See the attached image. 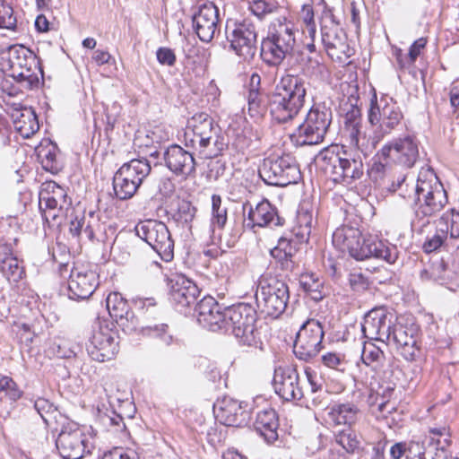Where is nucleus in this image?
Masks as SVG:
<instances>
[{
  "mask_svg": "<svg viewBox=\"0 0 459 459\" xmlns=\"http://www.w3.org/2000/svg\"><path fill=\"white\" fill-rule=\"evenodd\" d=\"M446 192L433 169L422 168L418 175L414 190V218L411 228L421 233L430 223L429 219L437 215L447 204Z\"/></svg>",
  "mask_w": 459,
  "mask_h": 459,
  "instance_id": "obj_1",
  "label": "nucleus"
},
{
  "mask_svg": "<svg viewBox=\"0 0 459 459\" xmlns=\"http://www.w3.org/2000/svg\"><path fill=\"white\" fill-rule=\"evenodd\" d=\"M333 243L339 249L347 250L356 260L376 258L390 264H395L399 250L395 245L377 236L361 237L360 231L351 226H342L333 233Z\"/></svg>",
  "mask_w": 459,
  "mask_h": 459,
  "instance_id": "obj_2",
  "label": "nucleus"
},
{
  "mask_svg": "<svg viewBox=\"0 0 459 459\" xmlns=\"http://www.w3.org/2000/svg\"><path fill=\"white\" fill-rule=\"evenodd\" d=\"M361 154V152H353L344 147L340 152L339 147L335 146L322 151L318 159L322 161L325 172L331 175L334 182L351 185L364 175Z\"/></svg>",
  "mask_w": 459,
  "mask_h": 459,
  "instance_id": "obj_3",
  "label": "nucleus"
},
{
  "mask_svg": "<svg viewBox=\"0 0 459 459\" xmlns=\"http://www.w3.org/2000/svg\"><path fill=\"white\" fill-rule=\"evenodd\" d=\"M295 25L286 18L273 20L261 43V56L269 65H279L290 56L296 45Z\"/></svg>",
  "mask_w": 459,
  "mask_h": 459,
  "instance_id": "obj_4",
  "label": "nucleus"
},
{
  "mask_svg": "<svg viewBox=\"0 0 459 459\" xmlns=\"http://www.w3.org/2000/svg\"><path fill=\"white\" fill-rule=\"evenodd\" d=\"M312 226V212L305 204H302L297 212V225L293 229L291 237H281L278 245L270 252L271 255L281 264L282 270H293V256L299 249V245L307 242Z\"/></svg>",
  "mask_w": 459,
  "mask_h": 459,
  "instance_id": "obj_5",
  "label": "nucleus"
},
{
  "mask_svg": "<svg viewBox=\"0 0 459 459\" xmlns=\"http://www.w3.org/2000/svg\"><path fill=\"white\" fill-rule=\"evenodd\" d=\"M403 115L387 94L379 99L376 89L371 90L370 108L368 112V121L374 128L375 138L379 142L385 135L403 127Z\"/></svg>",
  "mask_w": 459,
  "mask_h": 459,
  "instance_id": "obj_6",
  "label": "nucleus"
},
{
  "mask_svg": "<svg viewBox=\"0 0 459 459\" xmlns=\"http://www.w3.org/2000/svg\"><path fill=\"white\" fill-rule=\"evenodd\" d=\"M257 313L247 303L226 307V324L223 333H230L243 345L255 346L259 340L256 328Z\"/></svg>",
  "mask_w": 459,
  "mask_h": 459,
  "instance_id": "obj_7",
  "label": "nucleus"
},
{
  "mask_svg": "<svg viewBox=\"0 0 459 459\" xmlns=\"http://www.w3.org/2000/svg\"><path fill=\"white\" fill-rule=\"evenodd\" d=\"M333 112L325 103L315 104L307 114L291 139L297 145H314L322 143L332 123Z\"/></svg>",
  "mask_w": 459,
  "mask_h": 459,
  "instance_id": "obj_8",
  "label": "nucleus"
},
{
  "mask_svg": "<svg viewBox=\"0 0 459 459\" xmlns=\"http://www.w3.org/2000/svg\"><path fill=\"white\" fill-rule=\"evenodd\" d=\"M146 159H133L123 164L113 177V189L117 198H132L151 172Z\"/></svg>",
  "mask_w": 459,
  "mask_h": 459,
  "instance_id": "obj_9",
  "label": "nucleus"
},
{
  "mask_svg": "<svg viewBox=\"0 0 459 459\" xmlns=\"http://www.w3.org/2000/svg\"><path fill=\"white\" fill-rule=\"evenodd\" d=\"M290 299L288 285L281 280H262L255 292V302L261 313L278 318L286 309Z\"/></svg>",
  "mask_w": 459,
  "mask_h": 459,
  "instance_id": "obj_10",
  "label": "nucleus"
},
{
  "mask_svg": "<svg viewBox=\"0 0 459 459\" xmlns=\"http://www.w3.org/2000/svg\"><path fill=\"white\" fill-rule=\"evenodd\" d=\"M258 173L265 184L275 186L296 184L301 178L299 165L290 155L265 158L259 167Z\"/></svg>",
  "mask_w": 459,
  "mask_h": 459,
  "instance_id": "obj_11",
  "label": "nucleus"
},
{
  "mask_svg": "<svg viewBox=\"0 0 459 459\" xmlns=\"http://www.w3.org/2000/svg\"><path fill=\"white\" fill-rule=\"evenodd\" d=\"M225 34L230 48L243 60H251L257 49V32L255 24L248 19L228 20Z\"/></svg>",
  "mask_w": 459,
  "mask_h": 459,
  "instance_id": "obj_12",
  "label": "nucleus"
},
{
  "mask_svg": "<svg viewBox=\"0 0 459 459\" xmlns=\"http://www.w3.org/2000/svg\"><path fill=\"white\" fill-rule=\"evenodd\" d=\"M136 235L160 256L165 262H169L174 257V240L165 223L147 220L140 221L134 228Z\"/></svg>",
  "mask_w": 459,
  "mask_h": 459,
  "instance_id": "obj_13",
  "label": "nucleus"
},
{
  "mask_svg": "<svg viewBox=\"0 0 459 459\" xmlns=\"http://www.w3.org/2000/svg\"><path fill=\"white\" fill-rule=\"evenodd\" d=\"M305 88H276L271 96V116L274 123L292 120L304 105Z\"/></svg>",
  "mask_w": 459,
  "mask_h": 459,
  "instance_id": "obj_14",
  "label": "nucleus"
},
{
  "mask_svg": "<svg viewBox=\"0 0 459 459\" xmlns=\"http://www.w3.org/2000/svg\"><path fill=\"white\" fill-rule=\"evenodd\" d=\"M72 204L65 187L54 181H46L41 184L39 193V207L43 219L50 223L60 217L66 215Z\"/></svg>",
  "mask_w": 459,
  "mask_h": 459,
  "instance_id": "obj_15",
  "label": "nucleus"
},
{
  "mask_svg": "<svg viewBox=\"0 0 459 459\" xmlns=\"http://www.w3.org/2000/svg\"><path fill=\"white\" fill-rule=\"evenodd\" d=\"M324 335L322 323L314 318L307 319L296 334L293 345L295 356L304 361L315 358L323 348Z\"/></svg>",
  "mask_w": 459,
  "mask_h": 459,
  "instance_id": "obj_16",
  "label": "nucleus"
},
{
  "mask_svg": "<svg viewBox=\"0 0 459 459\" xmlns=\"http://www.w3.org/2000/svg\"><path fill=\"white\" fill-rule=\"evenodd\" d=\"M115 335L116 333L108 323L100 320L95 322L86 348L90 357L100 362L113 359L118 351Z\"/></svg>",
  "mask_w": 459,
  "mask_h": 459,
  "instance_id": "obj_17",
  "label": "nucleus"
},
{
  "mask_svg": "<svg viewBox=\"0 0 459 459\" xmlns=\"http://www.w3.org/2000/svg\"><path fill=\"white\" fill-rule=\"evenodd\" d=\"M56 444L64 459H81L85 454H90L91 449L88 435L75 423H67L62 427Z\"/></svg>",
  "mask_w": 459,
  "mask_h": 459,
  "instance_id": "obj_18",
  "label": "nucleus"
},
{
  "mask_svg": "<svg viewBox=\"0 0 459 459\" xmlns=\"http://www.w3.org/2000/svg\"><path fill=\"white\" fill-rule=\"evenodd\" d=\"M3 91L6 94V97H4V101L12 108L11 117L15 131L22 138H30L39 129L35 111L19 102L11 101V98L18 94V88H3Z\"/></svg>",
  "mask_w": 459,
  "mask_h": 459,
  "instance_id": "obj_19",
  "label": "nucleus"
},
{
  "mask_svg": "<svg viewBox=\"0 0 459 459\" xmlns=\"http://www.w3.org/2000/svg\"><path fill=\"white\" fill-rule=\"evenodd\" d=\"M381 155L405 168H411L419 159V143L415 136L405 135L385 144Z\"/></svg>",
  "mask_w": 459,
  "mask_h": 459,
  "instance_id": "obj_20",
  "label": "nucleus"
},
{
  "mask_svg": "<svg viewBox=\"0 0 459 459\" xmlns=\"http://www.w3.org/2000/svg\"><path fill=\"white\" fill-rule=\"evenodd\" d=\"M161 162L174 176L187 178L195 173L193 153L178 144H171L161 153Z\"/></svg>",
  "mask_w": 459,
  "mask_h": 459,
  "instance_id": "obj_21",
  "label": "nucleus"
},
{
  "mask_svg": "<svg viewBox=\"0 0 459 459\" xmlns=\"http://www.w3.org/2000/svg\"><path fill=\"white\" fill-rule=\"evenodd\" d=\"M385 341L388 344H394L400 354L408 361H413L420 356L418 329L414 325H394L389 338H386Z\"/></svg>",
  "mask_w": 459,
  "mask_h": 459,
  "instance_id": "obj_22",
  "label": "nucleus"
},
{
  "mask_svg": "<svg viewBox=\"0 0 459 459\" xmlns=\"http://www.w3.org/2000/svg\"><path fill=\"white\" fill-rule=\"evenodd\" d=\"M434 223L436 232L433 236L427 238L422 246L426 253L437 250L444 244L448 234L452 238H459V212L455 209L444 212Z\"/></svg>",
  "mask_w": 459,
  "mask_h": 459,
  "instance_id": "obj_23",
  "label": "nucleus"
},
{
  "mask_svg": "<svg viewBox=\"0 0 459 459\" xmlns=\"http://www.w3.org/2000/svg\"><path fill=\"white\" fill-rule=\"evenodd\" d=\"M195 315L198 324L212 332H224L226 324V307H222L217 300L206 296L195 307Z\"/></svg>",
  "mask_w": 459,
  "mask_h": 459,
  "instance_id": "obj_24",
  "label": "nucleus"
},
{
  "mask_svg": "<svg viewBox=\"0 0 459 459\" xmlns=\"http://www.w3.org/2000/svg\"><path fill=\"white\" fill-rule=\"evenodd\" d=\"M98 285V275L94 271L76 264L70 273L68 296L74 300L86 299L93 294Z\"/></svg>",
  "mask_w": 459,
  "mask_h": 459,
  "instance_id": "obj_25",
  "label": "nucleus"
},
{
  "mask_svg": "<svg viewBox=\"0 0 459 459\" xmlns=\"http://www.w3.org/2000/svg\"><path fill=\"white\" fill-rule=\"evenodd\" d=\"M192 22L193 28L200 40L206 43L212 41L218 30V8L212 2L203 3L194 12Z\"/></svg>",
  "mask_w": 459,
  "mask_h": 459,
  "instance_id": "obj_26",
  "label": "nucleus"
},
{
  "mask_svg": "<svg viewBox=\"0 0 459 459\" xmlns=\"http://www.w3.org/2000/svg\"><path fill=\"white\" fill-rule=\"evenodd\" d=\"M392 327V315L382 307L368 312L361 324V331L366 338L382 342L389 338Z\"/></svg>",
  "mask_w": 459,
  "mask_h": 459,
  "instance_id": "obj_27",
  "label": "nucleus"
},
{
  "mask_svg": "<svg viewBox=\"0 0 459 459\" xmlns=\"http://www.w3.org/2000/svg\"><path fill=\"white\" fill-rule=\"evenodd\" d=\"M322 42L328 56L339 64H349L348 59L353 54L344 33L335 27L322 28Z\"/></svg>",
  "mask_w": 459,
  "mask_h": 459,
  "instance_id": "obj_28",
  "label": "nucleus"
},
{
  "mask_svg": "<svg viewBox=\"0 0 459 459\" xmlns=\"http://www.w3.org/2000/svg\"><path fill=\"white\" fill-rule=\"evenodd\" d=\"M247 407V403L224 398L215 406L216 418L226 426L246 425L250 418Z\"/></svg>",
  "mask_w": 459,
  "mask_h": 459,
  "instance_id": "obj_29",
  "label": "nucleus"
},
{
  "mask_svg": "<svg viewBox=\"0 0 459 459\" xmlns=\"http://www.w3.org/2000/svg\"><path fill=\"white\" fill-rule=\"evenodd\" d=\"M275 393L285 401L300 400L304 394L299 385L298 371L292 368H280L273 377Z\"/></svg>",
  "mask_w": 459,
  "mask_h": 459,
  "instance_id": "obj_30",
  "label": "nucleus"
},
{
  "mask_svg": "<svg viewBox=\"0 0 459 459\" xmlns=\"http://www.w3.org/2000/svg\"><path fill=\"white\" fill-rule=\"evenodd\" d=\"M170 299L178 307H187L196 301L200 293L197 285L183 274L169 279Z\"/></svg>",
  "mask_w": 459,
  "mask_h": 459,
  "instance_id": "obj_31",
  "label": "nucleus"
},
{
  "mask_svg": "<svg viewBox=\"0 0 459 459\" xmlns=\"http://www.w3.org/2000/svg\"><path fill=\"white\" fill-rule=\"evenodd\" d=\"M247 227H275L283 224V219L277 214L276 208L264 199L255 208L250 206L247 214Z\"/></svg>",
  "mask_w": 459,
  "mask_h": 459,
  "instance_id": "obj_32",
  "label": "nucleus"
},
{
  "mask_svg": "<svg viewBox=\"0 0 459 459\" xmlns=\"http://www.w3.org/2000/svg\"><path fill=\"white\" fill-rule=\"evenodd\" d=\"M326 422L332 427L347 426L351 428L359 416V410L357 405L351 403H334L326 408Z\"/></svg>",
  "mask_w": 459,
  "mask_h": 459,
  "instance_id": "obj_33",
  "label": "nucleus"
},
{
  "mask_svg": "<svg viewBox=\"0 0 459 459\" xmlns=\"http://www.w3.org/2000/svg\"><path fill=\"white\" fill-rule=\"evenodd\" d=\"M362 128L363 124L359 126L353 125L350 126H343L342 137L347 144H342L341 150L344 147V149L351 150L353 152H361L364 155L371 152L372 150L375 149L378 141L375 137L371 143L369 140H367Z\"/></svg>",
  "mask_w": 459,
  "mask_h": 459,
  "instance_id": "obj_34",
  "label": "nucleus"
},
{
  "mask_svg": "<svg viewBox=\"0 0 459 459\" xmlns=\"http://www.w3.org/2000/svg\"><path fill=\"white\" fill-rule=\"evenodd\" d=\"M254 429L267 442H273L277 439L278 417L276 411L271 408H265L256 412L254 421Z\"/></svg>",
  "mask_w": 459,
  "mask_h": 459,
  "instance_id": "obj_35",
  "label": "nucleus"
},
{
  "mask_svg": "<svg viewBox=\"0 0 459 459\" xmlns=\"http://www.w3.org/2000/svg\"><path fill=\"white\" fill-rule=\"evenodd\" d=\"M106 307L109 316L120 325L127 326L129 322L134 323V313L120 293H109L106 299Z\"/></svg>",
  "mask_w": 459,
  "mask_h": 459,
  "instance_id": "obj_36",
  "label": "nucleus"
},
{
  "mask_svg": "<svg viewBox=\"0 0 459 459\" xmlns=\"http://www.w3.org/2000/svg\"><path fill=\"white\" fill-rule=\"evenodd\" d=\"M209 246L212 248L205 249L204 255L211 257H217L227 248L233 247L238 239L237 233L227 232L224 230H209Z\"/></svg>",
  "mask_w": 459,
  "mask_h": 459,
  "instance_id": "obj_37",
  "label": "nucleus"
},
{
  "mask_svg": "<svg viewBox=\"0 0 459 459\" xmlns=\"http://www.w3.org/2000/svg\"><path fill=\"white\" fill-rule=\"evenodd\" d=\"M271 91H266L264 88H249L247 94L248 113L251 117H259L271 108Z\"/></svg>",
  "mask_w": 459,
  "mask_h": 459,
  "instance_id": "obj_38",
  "label": "nucleus"
},
{
  "mask_svg": "<svg viewBox=\"0 0 459 459\" xmlns=\"http://www.w3.org/2000/svg\"><path fill=\"white\" fill-rule=\"evenodd\" d=\"M299 285L302 290L315 301L324 299V281L312 273H305L299 276Z\"/></svg>",
  "mask_w": 459,
  "mask_h": 459,
  "instance_id": "obj_39",
  "label": "nucleus"
},
{
  "mask_svg": "<svg viewBox=\"0 0 459 459\" xmlns=\"http://www.w3.org/2000/svg\"><path fill=\"white\" fill-rule=\"evenodd\" d=\"M362 362L377 372L384 366L385 357L384 351L375 343L365 342L361 352Z\"/></svg>",
  "mask_w": 459,
  "mask_h": 459,
  "instance_id": "obj_40",
  "label": "nucleus"
},
{
  "mask_svg": "<svg viewBox=\"0 0 459 459\" xmlns=\"http://www.w3.org/2000/svg\"><path fill=\"white\" fill-rule=\"evenodd\" d=\"M228 221V207L222 204L219 195H212V214L210 220V230H224Z\"/></svg>",
  "mask_w": 459,
  "mask_h": 459,
  "instance_id": "obj_41",
  "label": "nucleus"
},
{
  "mask_svg": "<svg viewBox=\"0 0 459 459\" xmlns=\"http://www.w3.org/2000/svg\"><path fill=\"white\" fill-rule=\"evenodd\" d=\"M34 408L47 426L57 429V418H62V415L53 403L45 398H38L34 402Z\"/></svg>",
  "mask_w": 459,
  "mask_h": 459,
  "instance_id": "obj_42",
  "label": "nucleus"
},
{
  "mask_svg": "<svg viewBox=\"0 0 459 459\" xmlns=\"http://www.w3.org/2000/svg\"><path fill=\"white\" fill-rule=\"evenodd\" d=\"M216 136L215 127L213 126V120L206 121L203 126H197L196 128L190 131V136L188 138L196 139V144L199 145L200 152H203L211 143V141Z\"/></svg>",
  "mask_w": 459,
  "mask_h": 459,
  "instance_id": "obj_43",
  "label": "nucleus"
},
{
  "mask_svg": "<svg viewBox=\"0 0 459 459\" xmlns=\"http://www.w3.org/2000/svg\"><path fill=\"white\" fill-rule=\"evenodd\" d=\"M334 440L348 454H354L360 447V441L356 432L351 428L336 431L334 433Z\"/></svg>",
  "mask_w": 459,
  "mask_h": 459,
  "instance_id": "obj_44",
  "label": "nucleus"
},
{
  "mask_svg": "<svg viewBox=\"0 0 459 459\" xmlns=\"http://www.w3.org/2000/svg\"><path fill=\"white\" fill-rule=\"evenodd\" d=\"M358 90L359 88H352V91L349 94L348 100L350 102L351 110L347 111L344 117L343 126L362 125L361 111L358 106Z\"/></svg>",
  "mask_w": 459,
  "mask_h": 459,
  "instance_id": "obj_45",
  "label": "nucleus"
},
{
  "mask_svg": "<svg viewBox=\"0 0 459 459\" xmlns=\"http://www.w3.org/2000/svg\"><path fill=\"white\" fill-rule=\"evenodd\" d=\"M142 333L145 336L159 339L165 346L170 345L174 340L166 324L144 326L142 328Z\"/></svg>",
  "mask_w": 459,
  "mask_h": 459,
  "instance_id": "obj_46",
  "label": "nucleus"
},
{
  "mask_svg": "<svg viewBox=\"0 0 459 459\" xmlns=\"http://www.w3.org/2000/svg\"><path fill=\"white\" fill-rule=\"evenodd\" d=\"M17 27V16L13 6L0 0V29L14 31Z\"/></svg>",
  "mask_w": 459,
  "mask_h": 459,
  "instance_id": "obj_47",
  "label": "nucleus"
},
{
  "mask_svg": "<svg viewBox=\"0 0 459 459\" xmlns=\"http://www.w3.org/2000/svg\"><path fill=\"white\" fill-rule=\"evenodd\" d=\"M0 270L9 281L13 282L19 281L23 273V269L16 257H9L8 260L0 264Z\"/></svg>",
  "mask_w": 459,
  "mask_h": 459,
  "instance_id": "obj_48",
  "label": "nucleus"
},
{
  "mask_svg": "<svg viewBox=\"0 0 459 459\" xmlns=\"http://www.w3.org/2000/svg\"><path fill=\"white\" fill-rule=\"evenodd\" d=\"M211 120H212V118L204 112L196 113L187 120L186 129L185 132V142L187 147H196V139L188 138L190 136V131L197 126H203L204 122Z\"/></svg>",
  "mask_w": 459,
  "mask_h": 459,
  "instance_id": "obj_49",
  "label": "nucleus"
},
{
  "mask_svg": "<svg viewBox=\"0 0 459 459\" xmlns=\"http://www.w3.org/2000/svg\"><path fill=\"white\" fill-rule=\"evenodd\" d=\"M28 50L22 46L10 48L8 51V62L12 69L22 68L27 65Z\"/></svg>",
  "mask_w": 459,
  "mask_h": 459,
  "instance_id": "obj_50",
  "label": "nucleus"
},
{
  "mask_svg": "<svg viewBox=\"0 0 459 459\" xmlns=\"http://www.w3.org/2000/svg\"><path fill=\"white\" fill-rule=\"evenodd\" d=\"M45 352L48 357H56L61 359L70 358L74 353L73 351L66 348L65 342L60 338L50 340Z\"/></svg>",
  "mask_w": 459,
  "mask_h": 459,
  "instance_id": "obj_51",
  "label": "nucleus"
},
{
  "mask_svg": "<svg viewBox=\"0 0 459 459\" xmlns=\"http://www.w3.org/2000/svg\"><path fill=\"white\" fill-rule=\"evenodd\" d=\"M306 73L310 79V81L307 82V84L323 83L327 80L329 76L327 68L318 63H315L308 66L306 70Z\"/></svg>",
  "mask_w": 459,
  "mask_h": 459,
  "instance_id": "obj_52",
  "label": "nucleus"
},
{
  "mask_svg": "<svg viewBox=\"0 0 459 459\" xmlns=\"http://www.w3.org/2000/svg\"><path fill=\"white\" fill-rule=\"evenodd\" d=\"M322 363L327 368L344 371L346 367L345 356L338 352H326L322 356Z\"/></svg>",
  "mask_w": 459,
  "mask_h": 459,
  "instance_id": "obj_53",
  "label": "nucleus"
},
{
  "mask_svg": "<svg viewBox=\"0 0 459 459\" xmlns=\"http://www.w3.org/2000/svg\"><path fill=\"white\" fill-rule=\"evenodd\" d=\"M39 156L41 158L43 168L49 171H57L59 164L56 160V146H51L49 149H42L39 151Z\"/></svg>",
  "mask_w": 459,
  "mask_h": 459,
  "instance_id": "obj_54",
  "label": "nucleus"
},
{
  "mask_svg": "<svg viewBox=\"0 0 459 459\" xmlns=\"http://www.w3.org/2000/svg\"><path fill=\"white\" fill-rule=\"evenodd\" d=\"M0 392H4L5 394L12 400H18L22 393L18 389L16 383L9 377L0 374Z\"/></svg>",
  "mask_w": 459,
  "mask_h": 459,
  "instance_id": "obj_55",
  "label": "nucleus"
},
{
  "mask_svg": "<svg viewBox=\"0 0 459 459\" xmlns=\"http://www.w3.org/2000/svg\"><path fill=\"white\" fill-rule=\"evenodd\" d=\"M351 288L356 292L366 290L370 284L368 278L360 272H353L349 275Z\"/></svg>",
  "mask_w": 459,
  "mask_h": 459,
  "instance_id": "obj_56",
  "label": "nucleus"
},
{
  "mask_svg": "<svg viewBox=\"0 0 459 459\" xmlns=\"http://www.w3.org/2000/svg\"><path fill=\"white\" fill-rule=\"evenodd\" d=\"M13 327L16 333L20 335L21 342H24L26 345L32 342L36 333L30 325L27 323H15Z\"/></svg>",
  "mask_w": 459,
  "mask_h": 459,
  "instance_id": "obj_57",
  "label": "nucleus"
},
{
  "mask_svg": "<svg viewBox=\"0 0 459 459\" xmlns=\"http://www.w3.org/2000/svg\"><path fill=\"white\" fill-rule=\"evenodd\" d=\"M100 227L98 216L95 215L94 212H90L86 218V223L83 228V233L89 238V240H94L95 232Z\"/></svg>",
  "mask_w": 459,
  "mask_h": 459,
  "instance_id": "obj_58",
  "label": "nucleus"
},
{
  "mask_svg": "<svg viewBox=\"0 0 459 459\" xmlns=\"http://www.w3.org/2000/svg\"><path fill=\"white\" fill-rule=\"evenodd\" d=\"M273 9V5L269 4L264 0H255L249 4L250 12L259 19H262L267 13H272Z\"/></svg>",
  "mask_w": 459,
  "mask_h": 459,
  "instance_id": "obj_59",
  "label": "nucleus"
},
{
  "mask_svg": "<svg viewBox=\"0 0 459 459\" xmlns=\"http://www.w3.org/2000/svg\"><path fill=\"white\" fill-rule=\"evenodd\" d=\"M156 56L158 62L162 65L173 66L177 61L174 51L166 47L159 48L156 52Z\"/></svg>",
  "mask_w": 459,
  "mask_h": 459,
  "instance_id": "obj_60",
  "label": "nucleus"
},
{
  "mask_svg": "<svg viewBox=\"0 0 459 459\" xmlns=\"http://www.w3.org/2000/svg\"><path fill=\"white\" fill-rule=\"evenodd\" d=\"M102 459H139L136 452L132 449L116 447L105 453Z\"/></svg>",
  "mask_w": 459,
  "mask_h": 459,
  "instance_id": "obj_61",
  "label": "nucleus"
},
{
  "mask_svg": "<svg viewBox=\"0 0 459 459\" xmlns=\"http://www.w3.org/2000/svg\"><path fill=\"white\" fill-rule=\"evenodd\" d=\"M427 40L424 38H420L415 40L410 47L408 56L406 57V65H412L417 57L420 56L421 49L426 46Z\"/></svg>",
  "mask_w": 459,
  "mask_h": 459,
  "instance_id": "obj_62",
  "label": "nucleus"
},
{
  "mask_svg": "<svg viewBox=\"0 0 459 459\" xmlns=\"http://www.w3.org/2000/svg\"><path fill=\"white\" fill-rule=\"evenodd\" d=\"M305 374L310 386L311 394H316L317 392H320L321 389H323L322 378L318 377L315 371L308 368L305 369Z\"/></svg>",
  "mask_w": 459,
  "mask_h": 459,
  "instance_id": "obj_63",
  "label": "nucleus"
},
{
  "mask_svg": "<svg viewBox=\"0 0 459 459\" xmlns=\"http://www.w3.org/2000/svg\"><path fill=\"white\" fill-rule=\"evenodd\" d=\"M422 448V446L418 442L407 443L406 459H418L423 454Z\"/></svg>",
  "mask_w": 459,
  "mask_h": 459,
  "instance_id": "obj_64",
  "label": "nucleus"
}]
</instances>
